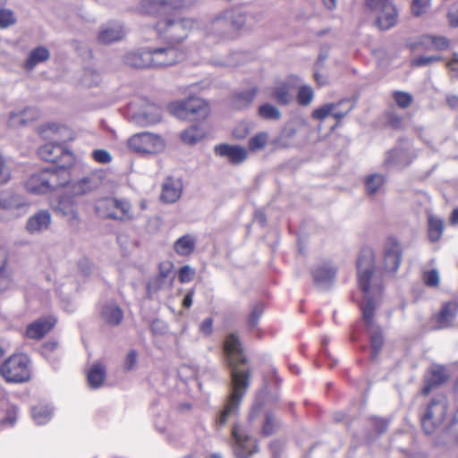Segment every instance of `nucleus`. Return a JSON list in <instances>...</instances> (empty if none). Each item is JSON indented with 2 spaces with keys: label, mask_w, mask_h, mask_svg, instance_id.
Masks as SVG:
<instances>
[{
  "label": "nucleus",
  "mask_w": 458,
  "mask_h": 458,
  "mask_svg": "<svg viewBox=\"0 0 458 458\" xmlns=\"http://www.w3.org/2000/svg\"><path fill=\"white\" fill-rule=\"evenodd\" d=\"M258 88L253 87L251 89H249L247 90L236 93L233 96L232 106L234 109H244L253 102L254 98H256L258 94Z\"/></svg>",
  "instance_id": "obj_34"
},
{
  "label": "nucleus",
  "mask_w": 458,
  "mask_h": 458,
  "mask_svg": "<svg viewBox=\"0 0 458 458\" xmlns=\"http://www.w3.org/2000/svg\"><path fill=\"white\" fill-rule=\"evenodd\" d=\"M31 413L34 421L42 425L51 419L52 409L48 405L39 404L32 408Z\"/></svg>",
  "instance_id": "obj_43"
},
{
  "label": "nucleus",
  "mask_w": 458,
  "mask_h": 458,
  "mask_svg": "<svg viewBox=\"0 0 458 458\" xmlns=\"http://www.w3.org/2000/svg\"><path fill=\"white\" fill-rule=\"evenodd\" d=\"M95 209L97 214L103 218L123 222L134 219L131 205L125 199L104 198L98 199L95 205Z\"/></svg>",
  "instance_id": "obj_4"
},
{
  "label": "nucleus",
  "mask_w": 458,
  "mask_h": 458,
  "mask_svg": "<svg viewBox=\"0 0 458 458\" xmlns=\"http://www.w3.org/2000/svg\"><path fill=\"white\" fill-rule=\"evenodd\" d=\"M182 192V182L178 178L167 177L162 184L160 199L165 203L176 202Z\"/></svg>",
  "instance_id": "obj_21"
},
{
  "label": "nucleus",
  "mask_w": 458,
  "mask_h": 458,
  "mask_svg": "<svg viewBox=\"0 0 458 458\" xmlns=\"http://www.w3.org/2000/svg\"><path fill=\"white\" fill-rule=\"evenodd\" d=\"M50 225V213L47 210H40L27 220L26 230L30 234H38L47 230Z\"/></svg>",
  "instance_id": "obj_23"
},
{
  "label": "nucleus",
  "mask_w": 458,
  "mask_h": 458,
  "mask_svg": "<svg viewBox=\"0 0 458 458\" xmlns=\"http://www.w3.org/2000/svg\"><path fill=\"white\" fill-rule=\"evenodd\" d=\"M38 154L41 159L53 163V166L72 167L75 162L73 154L60 144H45L38 148Z\"/></svg>",
  "instance_id": "obj_8"
},
{
  "label": "nucleus",
  "mask_w": 458,
  "mask_h": 458,
  "mask_svg": "<svg viewBox=\"0 0 458 458\" xmlns=\"http://www.w3.org/2000/svg\"><path fill=\"white\" fill-rule=\"evenodd\" d=\"M134 119L141 126L155 124L161 119L160 108L155 105H150L147 110L138 113Z\"/></svg>",
  "instance_id": "obj_30"
},
{
  "label": "nucleus",
  "mask_w": 458,
  "mask_h": 458,
  "mask_svg": "<svg viewBox=\"0 0 458 458\" xmlns=\"http://www.w3.org/2000/svg\"><path fill=\"white\" fill-rule=\"evenodd\" d=\"M374 23L380 30H389L397 24L398 11L392 0H374Z\"/></svg>",
  "instance_id": "obj_9"
},
{
  "label": "nucleus",
  "mask_w": 458,
  "mask_h": 458,
  "mask_svg": "<svg viewBox=\"0 0 458 458\" xmlns=\"http://www.w3.org/2000/svg\"><path fill=\"white\" fill-rule=\"evenodd\" d=\"M50 53L45 47H38L32 49L24 63V68L28 71L33 70L38 64L47 61Z\"/></svg>",
  "instance_id": "obj_33"
},
{
  "label": "nucleus",
  "mask_w": 458,
  "mask_h": 458,
  "mask_svg": "<svg viewBox=\"0 0 458 458\" xmlns=\"http://www.w3.org/2000/svg\"><path fill=\"white\" fill-rule=\"evenodd\" d=\"M206 135V129L202 123L192 124L181 133V140L190 145L201 140Z\"/></svg>",
  "instance_id": "obj_35"
},
{
  "label": "nucleus",
  "mask_w": 458,
  "mask_h": 458,
  "mask_svg": "<svg viewBox=\"0 0 458 458\" xmlns=\"http://www.w3.org/2000/svg\"><path fill=\"white\" fill-rule=\"evenodd\" d=\"M446 431L455 440H458V408L452 419L451 423L447 426Z\"/></svg>",
  "instance_id": "obj_62"
},
{
  "label": "nucleus",
  "mask_w": 458,
  "mask_h": 458,
  "mask_svg": "<svg viewBox=\"0 0 458 458\" xmlns=\"http://www.w3.org/2000/svg\"><path fill=\"white\" fill-rule=\"evenodd\" d=\"M172 284L168 282V280H165L157 276H153L150 277L147 283V293L148 295L152 297L157 294L159 291L164 290L165 288L171 287Z\"/></svg>",
  "instance_id": "obj_42"
},
{
  "label": "nucleus",
  "mask_w": 458,
  "mask_h": 458,
  "mask_svg": "<svg viewBox=\"0 0 458 458\" xmlns=\"http://www.w3.org/2000/svg\"><path fill=\"white\" fill-rule=\"evenodd\" d=\"M55 317L39 318L27 327L26 335L31 339H40L55 327Z\"/></svg>",
  "instance_id": "obj_24"
},
{
  "label": "nucleus",
  "mask_w": 458,
  "mask_h": 458,
  "mask_svg": "<svg viewBox=\"0 0 458 458\" xmlns=\"http://www.w3.org/2000/svg\"><path fill=\"white\" fill-rule=\"evenodd\" d=\"M384 262L386 271L395 273L402 263V249L399 242L389 238L386 242L384 250Z\"/></svg>",
  "instance_id": "obj_17"
},
{
  "label": "nucleus",
  "mask_w": 458,
  "mask_h": 458,
  "mask_svg": "<svg viewBox=\"0 0 458 458\" xmlns=\"http://www.w3.org/2000/svg\"><path fill=\"white\" fill-rule=\"evenodd\" d=\"M197 239L194 235L185 234L174 242V250L179 256H189L194 251Z\"/></svg>",
  "instance_id": "obj_32"
},
{
  "label": "nucleus",
  "mask_w": 458,
  "mask_h": 458,
  "mask_svg": "<svg viewBox=\"0 0 458 458\" xmlns=\"http://www.w3.org/2000/svg\"><path fill=\"white\" fill-rule=\"evenodd\" d=\"M335 268L328 263L318 265L312 269L315 284L319 288L328 287L335 279Z\"/></svg>",
  "instance_id": "obj_22"
},
{
  "label": "nucleus",
  "mask_w": 458,
  "mask_h": 458,
  "mask_svg": "<svg viewBox=\"0 0 458 458\" xmlns=\"http://www.w3.org/2000/svg\"><path fill=\"white\" fill-rule=\"evenodd\" d=\"M55 210L70 221L78 222V214L74 203L68 198H61L55 206Z\"/></svg>",
  "instance_id": "obj_37"
},
{
  "label": "nucleus",
  "mask_w": 458,
  "mask_h": 458,
  "mask_svg": "<svg viewBox=\"0 0 458 458\" xmlns=\"http://www.w3.org/2000/svg\"><path fill=\"white\" fill-rule=\"evenodd\" d=\"M188 4V0H145L142 7L150 14H165L185 7Z\"/></svg>",
  "instance_id": "obj_16"
},
{
  "label": "nucleus",
  "mask_w": 458,
  "mask_h": 458,
  "mask_svg": "<svg viewBox=\"0 0 458 458\" xmlns=\"http://www.w3.org/2000/svg\"><path fill=\"white\" fill-rule=\"evenodd\" d=\"M100 81L99 74L93 70H85L81 77V83L87 87L98 85Z\"/></svg>",
  "instance_id": "obj_51"
},
{
  "label": "nucleus",
  "mask_w": 458,
  "mask_h": 458,
  "mask_svg": "<svg viewBox=\"0 0 458 458\" xmlns=\"http://www.w3.org/2000/svg\"><path fill=\"white\" fill-rule=\"evenodd\" d=\"M442 60V57L439 55H430V56H419L414 58L411 61V65L416 67L427 66L435 62H438Z\"/></svg>",
  "instance_id": "obj_55"
},
{
  "label": "nucleus",
  "mask_w": 458,
  "mask_h": 458,
  "mask_svg": "<svg viewBox=\"0 0 458 458\" xmlns=\"http://www.w3.org/2000/svg\"><path fill=\"white\" fill-rule=\"evenodd\" d=\"M372 317H362L359 323L355 326L352 339L357 341L360 338H364L369 343L372 342Z\"/></svg>",
  "instance_id": "obj_31"
},
{
  "label": "nucleus",
  "mask_w": 458,
  "mask_h": 458,
  "mask_svg": "<svg viewBox=\"0 0 458 458\" xmlns=\"http://www.w3.org/2000/svg\"><path fill=\"white\" fill-rule=\"evenodd\" d=\"M124 63L135 68H151L148 48L140 49L125 55Z\"/></svg>",
  "instance_id": "obj_28"
},
{
  "label": "nucleus",
  "mask_w": 458,
  "mask_h": 458,
  "mask_svg": "<svg viewBox=\"0 0 458 458\" xmlns=\"http://www.w3.org/2000/svg\"><path fill=\"white\" fill-rule=\"evenodd\" d=\"M226 17L230 22L233 31L243 29L248 21L246 13L239 10H226L225 11Z\"/></svg>",
  "instance_id": "obj_40"
},
{
  "label": "nucleus",
  "mask_w": 458,
  "mask_h": 458,
  "mask_svg": "<svg viewBox=\"0 0 458 458\" xmlns=\"http://www.w3.org/2000/svg\"><path fill=\"white\" fill-rule=\"evenodd\" d=\"M429 0H412L411 13L415 16L423 14L428 7Z\"/></svg>",
  "instance_id": "obj_56"
},
{
  "label": "nucleus",
  "mask_w": 458,
  "mask_h": 458,
  "mask_svg": "<svg viewBox=\"0 0 458 458\" xmlns=\"http://www.w3.org/2000/svg\"><path fill=\"white\" fill-rule=\"evenodd\" d=\"M458 312V301H450L445 302L438 315H454Z\"/></svg>",
  "instance_id": "obj_61"
},
{
  "label": "nucleus",
  "mask_w": 458,
  "mask_h": 458,
  "mask_svg": "<svg viewBox=\"0 0 458 458\" xmlns=\"http://www.w3.org/2000/svg\"><path fill=\"white\" fill-rule=\"evenodd\" d=\"M279 427V422L271 412H267L265 416V422L262 426V435L270 436L276 431Z\"/></svg>",
  "instance_id": "obj_46"
},
{
  "label": "nucleus",
  "mask_w": 458,
  "mask_h": 458,
  "mask_svg": "<svg viewBox=\"0 0 458 458\" xmlns=\"http://www.w3.org/2000/svg\"><path fill=\"white\" fill-rule=\"evenodd\" d=\"M124 30L118 23H108L100 28L98 39L103 44H111L124 37Z\"/></svg>",
  "instance_id": "obj_26"
},
{
  "label": "nucleus",
  "mask_w": 458,
  "mask_h": 458,
  "mask_svg": "<svg viewBox=\"0 0 458 458\" xmlns=\"http://www.w3.org/2000/svg\"><path fill=\"white\" fill-rule=\"evenodd\" d=\"M444 231L443 221L436 216H429L428 218V238L431 242L438 241Z\"/></svg>",
  "instance_id": "obj_41"
},
{
  "label": "nucleus",
  "mask_w": 458,
  "mask_h": 458,
  "mask_svg": "<svg viewBox=\"0 0 458 458\" xmlns=\"http://www.w3.org/2000/svg\"><path fill=\"white\" fill-rule=\"evenodd\" d=\"M101 184V176L97 173H91L78 181L70 182L67 192L74 197L86 195L98 189Z\"/></svg>",
  "instance_id": "obj_13"
},
{
  "label": "nucleus",
  "mask_w": 458,
  "mask_h": 458,
  "mask_svg": "<svg viewBox=\"0 0 458 458\" xmlns=\"http://www.w3.org/2000/svg\"><path fill=\"white\" fill-rule=\"evenodd\" d=\"M194 24L195 21L189 18H167L159 21L155 28L159 37L175 46L188 37Z\"/></svg>",
  "instance_id": "obj_3"
},
{
  "label": "nucleus",
  "mask_w": 458,
  "mask_h": 458,
  "mask_svg": "<svg viewBox=\"0 0 458 458\" xmlns=\"http://www.w3.org/2000/svg\"><path fill=\"white\" fill-rule=\"evenodd\" d=\"M394 99L395 100L396 104L402 108H406L410 106L413 100L411 95L403 91L394 92Z\"/></svg>",
  "instance_id": "obj_54"
},
{
  "label": "nucleus",
  "mask_w": 458,
  "mask_h": 458,
  "mask_svg": "<svg viewBox=\"0 0 458 458\" xmlns=\"http://www.w3.org/2000/svg\"><path fill=\"white\" fill-rule=\"evenodd\" d=\"M446 379L445 369L437 367L432 369L430 377L427 379L422 394L428 395L435 386L440 385Z\"/></svg>",
  "instance_id": "obj_39"
},
{
  "label": "nucleus",
  "mask_w": 458,
  "mask_h": 458,
  "mask_svg": "<svg viewBox=\"0 0 458 458\" xmlns=\"http://www.w3.org/2000/svg\"><path fill=\"white\" fill-rule=\"evenodd\" d=\"M16 22L13 13L8 9H0V28H7Z\"/></svg>",
  "instance_id": "obj_53"
},
{
  "label": "nucleus",
  "mask_w": 458,
  "mask_h": 458,
  "mask_svg": "<svg viewBox=\"0 0 458 458\" xmlns=\"http://www.w3.org/2000/svg\"><path fill=\"white\" fill-rule=\"evenodd\" d=\"M93 158L101 164H108L112 160V157L107 150L96 149L92 152Z\"/></svg>",
  "instance_id": "obj_59"
},
{
  "label": "nucleus",
  "mask_w": 458,
  "mask_h": 458,
  "mask_svg": "<svg viewBox=\"0 0 458 458\" xmlns=\"http://www.w3.org/2000/svg\"><path fill=\"white\" fill-rule=\"evenodd\" d=\"M101 315H122V310L115 301H108L103 307Z\"/></svg>",
  "instance_id": "obj_60"
},
{
  "label": "nucleus",
  "mask_w": 458,
  "mask_h": 458,
  "mask_svg": "<svg viewBox=\"0 0 458 458\" xmlns=\"http://www.w3.org/2000/svg\"><path fill=\"white\" fill-rule=\"evenodd\" d=\"M216 155L226 157L233 165H240L248 157V150L238 145L220 144L215 147Z\"/></svg>",
  "instance_id": "obj_19"
},
{
  "label": "nucleus",
  "mask_w": 458,
  "mask_h": 458,
  "mask_svg": "<svg viewBox=\"0 0 458 458\" xmlns=\"http://www.w3.org/2000/svg\"><path fill=\"white\" fill-rule=\"evenodd\" d=\"M423 281L427 286L437 287L440 283L439 273L436 269L426 271L423 274Z\"/></svg>",
  "instance_id": "obj_52"
},
{
  "label": "nucleus",
  "mask_w": 458,
  "mask_h": 458,
  "mask_svg": "<svg viewBox=\"0 0 458 458\" xmlns=\"http://www.w3.org/2000/svg\"><path fill=\"white\" fill-rule=\"evenodd\" d=\"M194 269L186 265L180 268L178 277L181 283H188L192 280L194 276Z\"/></svg>",
  "instance_id": "obj_58"
},
{
  "label": "nucleus",
  "mask_w": 458,
  "mask_h": 458,
  "mask_svg": "<svg viewBox=\"0 0 458 458\" xmlns=\"http://www.w3.org/2000/svg\"><path fill=\"white\" fill-rule=\"evenodd\" d=\"M37 117V112L30 107L10 113L8 124L11 127H20L28 124Z\"/></svg>",
  "instance_id": "obj_29"
},
{
  "label": "nucleus",
  "mask_w": 458,
  "mask_h": 458,
  "mask_svg": "<svg viewBox=\"0 0 458 458\" xmlns=\"http://www.w3.org/2000/svg\"><path fill=\"white\" fill-rule=\"evenodd\" d=\"M447 411V400L445 396L433 399L421 416V426L428 435L433 434L443 424Z\"/></svg>",
  "instance_id": "obj_7"
},
{
  "label": "nucleus",
  "mask_w": 458,
  "mask_h": 458,
  "mask_svg": "<svg viewBox=\"0 0 458 458\" xmlns=\"http://www.w3.org/2000/svg\"><path fill=\"white\" fill-rule=\"evenodd\" d=\"M106 378V368L101 363L94 364L88 372V383L91 388H98Z\"/></svg>",
  "instance_id": "obj_38"
},
{
  "label": "nucleus",
  "mask_w": 458,
  "mask_h": 458,
  "mask_svg": "<svg viewBox=\"0 0 458 458\" xmlns=\"http://www.w3.org/2000/svg\"><path fill=\"white\" fill-rule=\"evenodd\" d=\"M225 353L228 364L231 368L232 377V393L221 411L216 423L219 426L225 425L228 418L234 414L238 410L242 399L245 395L250 386V372L249 370H240L238 367L247 362L246 356L243 353L242 343L235 334H230L225 341Z\"/></svg>",
  "instance_id": "obj_1"
},
{
  "label": "nucleus",
  "mask_w": 458,
  "mask_h": 458,
  "mask_svg": "<svg viewBox=\"0 0 458 458\" xmlns=\"http://www.w3.org/2000/svg\"><path fill=\"white\" fill-rule=\"evenodd\" d=\"M138 353L136 351L131 350L128 352L125 361L124 368L126 370H131L137 363Z\"/></svg>",
  "instance_id": "obj_63"
},
{
  "label": "nucleus",
  "mask_w": 458,
  "mask_h": 458,
  "mask_svg": "<svg viewBox=\"0 0 458 458\" xmlns=\"http://www.w3.org/2000/svg\"><path fill=\"white\" fill-rule=\"evenodd\" d=\"M2 377L12 383H22L30 379V359L25 354H13L1 366Z\"/></svg>",
  "instance_id": "obj_5"
},
{
  "label": "nucleus",
  "mask_w": 458,
  "mask_h": 458,
  "mask_svg": "<svg viewBox=\"0 0 458 458\" xmlns=\"http://www.w3.org/2000/svg\"><path fill=\"white\" fill-rule=\"evenodd\" d=\"M353 108V103L351 99L345 98L337 103L325 104L312 112V118L323 121L327 116L333 115L337 121L344 118Z\"/></svg>",
  "instance_id": "obj_11"
},
{
  "label": "nucleus",
  "mask_w": 458,
  "mask_h": 458,
  "mask_svg": "<svg viewBox=\"0 0 458 458\" xmlns=\"http://www.w3.org/2000/svg\"><path fill=\"white\" fill-rule=\"evenodd\" d=\"M8 252L5 249L0 248V278H9L11 270L8 267Z\"/></svg>",
  "instance_id": "obj_49"
},
{
  "label": "nucleus",
  "mask_w": 458,
  "mask_h": 458,
  "mask_svg": "<svg viewBox=\"0 0 458 458\" xmlns=\"http://www.w3.org/2000/svg\"><path fill=\"white\" fill-rule=\"evenodd\" d=\"M455 317H431L432 329H444L453 326Z\"/></svg>",
  "instance_id": "obj_50"
},
{
  "label": "nucleus",
  "mask_w": 458,
  "mask_h": 458,
  "mask_svg": "<svg viewBox=\"0 0 458 458\" xmlns=\"http://www.w3.org/2000/svg\"><path fill=\"white\" fill-rule=\"evenodd\" d=\"M232 434L235 440L234 454L238 458H249L259 451L256 440L247 434L241 426L234 425Z\"/></svg>",
  "instance_id": "obj_12"
},
{
  "label": "nucleus",
  "mask_w": 458,
  "mask_h": 458,
  "mask_svg": "<svg viewBox=\"0 0 458 458\" xmlns=\"http://www.w3.org/2000/svg\"><path fill=\"white\" fill-rule=\"evenodd\" d=\"M11 178L10 168L5 162L4 158L0 155V183L4 184L9 182Z\"/></svg>",
  "instance_id": "obj_57"
},
{
  "label": "nucleus",
  "mask_w": 458,
  "mask_h": 458,
  "mask_svg": "<svg viewBox=\"0 0 458 458\" xmlns=\"http://www.w3.org/2000/svg\"><path fill=\"white\" fill-rule=\"evenodd\" d=\"M357 275L358 284L364 293L365 306L362 309V315H372V295H371V278H372V249L370 247L363 248L357 259Z\"/></svg>",
  "instance_id": "obj_2"
},
{
  "label": "nucleus",
  "mask_w": 458,
  "mask_h": 458,
  "mask_svg": "<svg viewBox=\"0 0 458 458\" xmlns=\"http://www.w3.org/2000/svg\"><path fill=\"white\" fill-rule=\"evenodd\" d=\"M420 44L427 49L445 50L449 47V40L443 36L424 35Z\"/></svg>",
  "instance_id": "obj_36"
},
{
  "label": "nucleus",
  "mask_w": 458,
  "mask_h": 458,
  "mask_svg": "<svg viewBox=\"0 0 458 458\" xmlns=\"http://www.w3.org/2000/svg\"><path fill=\"white\" fill-rule=\"evenodd\" d=\"M127 145L131 151L140 155L158 154L165 148V140L160 135L148 131L132 135Z\"/></svg>",
  "instance_id": "obj_6"
},
{
  "label": "nucleus",
  "mask_w": 458,
  "mask_h": 458,
  "mask_svg": "<svg viewBox=\"0 0 458 458\" xmlns=\"http://www.w3.org/2000/svg\"><path fill=\"white\" fill-rule=\"evenodd\" d=\"M300 81L296 76H291L287 82H281L273 89L272 97L280 105L286 106L293 100V95L290 92V84Z\"/></svg>",
  "instance_id": "obj_27"
},
{
  "label": "nucleus",
  "mask_w": 458,
  "mask_h": 458,
  "mask_svg": "<svg viewBox=\"0 0 458 458\" xmlns=\"http://www.w3.org/2000/svg\"><path fill=\"white\" fill-rule=\"evenodd\" d=\"M150 54L151 68H163L172 66L181 62L184 55L174 45L148 48Z\"/></svg>",
  "instance_id": "obj_10"
},
{
  "label": "nucleus",
  "mask_w": 458,
  "mask_h": 458,
  "mask_svg": "<svg viewBox=\"0 0 458 458\" xmlns=\"http://www.w3.org/2000/svg\"><path fill=\"white\" fill-rule=\"evenodd\" d=\"M47 176V171H46V168L37 174H31L25 182L26 190L34 194L49 192Z\"/></svg>",
  "instance_id": "obj_25"
},
{
  "label": "nucleus",
  "mask_w": 458,
  "mask_h": 458,
  "mask_svg": "<svg viewBox=\"0 0 458 458\" xmlns=\"http://www.w3.org/2000/svg\"><path fill=\"white\" fill-rule=\"evenodd\" d=\"M207 35L210 38L224 39L233 33L230 22L225 12L216 16L206 28Z\"/></svg>",
  "instance_id": "obj_18"
},
{
  "label": "nucleus",
  "mask_w": 458,
  "mask_h": 458,
  "mask_svg": "<svg viewBox=\"0 0 458 458\" xmlns=\"http://www.w3.org/2000/svg\"><path fill=\"white\" fill-rule=\"evenodd\" d=\"M268 140V134L265 131L257 133L255 136L249 140V148L251 151H257L262 149Z\"/></svg>",
  "instance_id": "obj_47"
},
{
  "label": "nucleus",
  "mask_w": 458,
  "mask_h": 458,
  "mask_svg": "<svg viewBox=\"0 0 458 458\" xmlns=\"http://www.w3.org/2000/svg\"><path fill=\"white\" fill-rule=\"evenodd\" d=\"M71 167H63L61 165L46 168L47 171L48 191H55L62 187L69 189V172Z\"/></svg>",
  "instance_id": "obj_20"
},
{
  "label": "nucleus",
  "mask_w": 458,
  "mask_h": 458,
  "mask_svg": "<svg viewBox=\"0 0 458 458\" xmlns=\"http://www.w3.org/2000/svg\"><path fill=\"white\" fill-rule=\"evenodd\" d=\"M180 112L184 113L189 118L203 120L209 114L208 103L201 98H192L178 104Z\"/></svg>",
  "instance_id": "obj_15"
},
{
  "label": "nucleus",
  "mask_w": 458,
  "mask_h": 458,
  "mask_svg": "<svg viewBox=\"0 0 458 458\" xmlns=\"http://www.w3.org/2000/svg\"><path fill=\"white\" fill-rule=\"evenodd\" d=\"M27 208L28 203L23 197L13 192L0 191V209L18 217L24 214Z\"/></svg>",
  "instance_id": "obj_14"
},
{
  "label": "nucleus",
  "mask_w": 458,
  "mask_h": 458,
  "mask_svg": "<svg viewBox=\"0 0 458 458\" xmlns=\"http://www.w3.org/2000/svg\"><path fill=\"white\" fill-rule=\"evenodd\" d=\"M446 67L458 76V54L454 53L452 58L446 63Z\"/></svg>",
  "instance_id": "obj_64"
},
{
  "label": "nucleus",
  "mask_w": 458,
  "mask_h": 458,
  "mask_svg": "<svg viewBox=\"0 0 458 458\" xmlns=\"http://www.w3.org/2000/svg\"><path fill=\"white\" fill-rule=\"evenodd\" d=\"M258 114L262 119L265 120L277 121L281 118L280 110L269 103L261 105L259 107Z\"/></svg>",
  "instance_id": "obj_44"
},
{
  "label": "nucleus",
  "mask_w": 458,
  "mask_h": 458,
  "mask_svg": "<svg viewBox=\"0 0 458 458\" xmlns=\"http://www.w3.org/2000/svg\"><path fill=\"white\" fill-rule=\"evenodd\" d=\"M174 265L170 261H163L158 264V273L156 275L158 277H161L165 280H168L169 283L173 284L174 275H173Z\"/></svg>",
  "instance_id": "obj_48"
},
{
  "label": "nucleus",
  "mask_w": 458,
  "mask_h": 458,
  "mask_svg": "<svg viewBox=\"0 0 458 458\" xmlns=\"http://www.w3.org/2000/svg\"><path fill=\"white\" fill-rule=\"evenodd\" d=\"M297 102L300 106H309L314 98V91L310 86L302 85L299 88L297 93Z\"/></svg>",
  "instance_id": "obj_45"
}]
</instances>
